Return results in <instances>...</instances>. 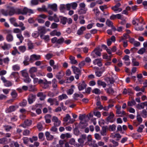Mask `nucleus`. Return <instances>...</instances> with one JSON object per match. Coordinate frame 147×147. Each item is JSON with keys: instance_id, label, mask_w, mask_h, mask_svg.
I'll return each instance as SVG.
<instances>
[{"instance_id": "1", "label": "nucleus", "mask_w": 147, "mask_h": 147, "mask_svg": "<svg viewBox=\"0 0 147 147\" xmlns=\"http://www.w3.org/2000/svg\"><path fill=\"white\" fill-rule=\"evenodd\" d=\"M33 10L31 9L24 7L22 10L20 9H16L15 13L18 14L26 15L27 13H29V15L34 13Z\"/></svg>"}, {"instance_id": "2", "label": "nucleus", "mask_w": 147, "mask_h": 147, "mask_svg": "<svg viewBox=\"0 0 147 147\" xmlns=\"http://www.w3.org/2000/svg\"><path fill=\"white\" fill-rule=\"evenodd\" d=\"M37 30L40 34V37H42V36H43L47 32L46 28L44 26H39L38 27Z\"/></svg>"}, {"instance_id": "3", "label": "nucleus", "mask_w": 147, "mask_h": 147, "mask_svg": "<svg viewBox=\"0 0 147 147\" xmlns=\"http://www.w3.org/2000/svg\"><path fill=\"white\" fill-rule=\"evenodd\" d=\"M99 51V48H95L92 52L91 54V55L92 57L94 58L97 57L96 56H100L101 55V53Z\"/></svg>"}, {"instance_id": "4", "label": "nucleus", "mask_w": 147, "mask_h": 147, "mask_svg": "<svg viewBox=\"0 0 147 147\" xmlns=\"http://www.w3.org/2000/svg\"><path fill=\"white\" fill-rule=\"evenodd\" d=\"M115 116L114 114L112 112H110L109 115L106 118V120L107 123V124H108L109 122L113 123L115 121L113 118Z\"/></svg>"}, {"instance_id": "5", "label": "nucleus", "mask_w": 147, "mask_h": 147, "mask_svg": "<svg viewBox=\"0 0 147 147\" xmlns=\"http://www.w3.org/2000/svg\"><path fill=\"white\" fill-rule=\"evenodd\" d=\"M36 96L35 94H29L28 97V103L31 104L34 102L36 100Z\"/></svg>"}, {"instance_id": "6", "label": "nucleus", "mask_w": 147, "mask_h": 147, "mask_svg": "<svg viewBox=\"0 0 147 147\" xmlns=\"http://www.w3.org/2000/svg\"><path fill=\"white\" fill-rule=\"evenodd\" d=\"M37 69L35 67H31L29 71V72L30 74V76L32 78H34L36 76L35 73L37 71Z\"/></svg>"}, {"instance_id": "7", "label": "nucleus", "mask_w": 147, "mask_h": 147, "mask_svg": "<svg viewBox=\"0 0 147 147\" xmlns=\"http://www.w3.org/2000/svg\"><path fill=\"white\" fill-rule=\"evenodd\" d=\"M87 86V84L84 81L79 83L78 85V88L79 91H81L85 89Z\"/></svg>"}, {"instance_id": "8", "label": "nucleus", "mask_w": 147, "mask_h": 147, "mask_svg": "<svg viewBox=\"0 0 147 147\" xmlns=\"http://www.w3.org/2000/svg\"><path fill=\"white\" fill-rule=\"evenodd\" d=\"M60 22L63 25H65L67 22V18L65 17L61 16H59Z\"/></svg>"}, {"instance_id": "9", "label": "nucleus", "mask_w": 147, "mask_h": 147, "mask_svg": "<svg viewBox=\"0 0 147 147\" xmlns=\"http://www.w3.org/2000/svg\"><path fill=\"white\" fill-rule=\"evenodd\" d=\"M37 96L40 97L39 99L41 101L44 100L46 97V95L42 92H39L37 94Z\"/></svg>"}, {"instance_id": "10", "label": "nucleus", "mask_w": 147, "mask_h": 147, "mask_svg": "<svg viewBox=\"0 0 147 147\" xmlns=\"http://www.w3.org/2000/svg\"><path fill=\"white\" fill-rule=\"evenodd\" d=\"M71 68L72 69L73 72L75 74H81L82 70L79 68L75 66H72Z\"/></svg>"}, {"instance_id": "11", "label": "nucleus", "mask_w": 147, "mask_h": 147, "mask_svg": "<svg viewBox=\"0 0 147 147\" xmlns=\"http://www.w3.org/2000/svg\"><path fill=\"white\" fill-rule=\"evenodd\" d=\"M24 61L23 62V63L24 65L26 66L29 64V62H30L29 57L28 56L26 55L24 57Z\"/></svg>"}, {"instance_id": "12", "label": "nucleus", "mask_w": 147, "mask_h": 147, "mask_svg": "<svg viewBox=\"0 0 147 147\" xmlns=\"http://www.w3.org/2000/svg\"><path fill=\"white\" fill-rule=\"evenodd\" d=\"M16 110V107L14 105H11L6 109V111L7 113H10L15 111Z\"/></svg>"}, {"instance_id": "13", "label": "nucleus", "mask_w": 147, "mask_h": 147, "mask_svg": "<svg viewBox=\"0 0 147 147\" xmlns=\"http://www.w3.org/2000/svg\"><path fill=\"white\" fill-rule=\"evenodd\" d=\"M102 59L101 58L96 59L93 61V63L94 65H97L98 66L100 67L102 65Z\"/></svg>"}, {"instance_id": "14", "label": "nucleus", "mask_w": 147, "mask_h": 147, "mask_svg": "<svg viewBox=\"0 0 147 147\" xmlns=\"http://www.w3.org/2000/svg\"><path fill=\"white\" fill-rule=\"evenodd\" d=\"M121 3L118 2L114 6H112L111 9L113 10L114 12L115 13H117V9L121 6Z\"/></svg>"}, {"instance_id": "15", "label": "nucleus", "mask_w": 147, "mask_h": 147, "mask_svg": "<svg viewBox=\"0 0 147 147\" xmlns=\"http://www.w3.org/2000/svg\"><path fill=\"white\" fill-rule=\"evenodd\" d=\"M48 7L54 11H56L57 10V5L56 3L49 4Z\"/></svg>"}, {"instance_id": "16", "label": "nucleus", "mask_w": 147, "mask_h": 147, "mask_svg": "<svg viewBox=\"0 0 147 147\" xmlns=\"http://www.w3.org/2000/svg\"><path fill=\"white\" fill-rule=\"evenodd\" d=\"M45 135L47 140H51L53 139V136L51 135L50 133L48 131H47L45 132Z\"/></svg>"}, {"instance_id": "17", "label": "nucleus", "mask_w": 147, "mask_h": 147, "mask_svg": "<svg viewBox=\"0 0 147 147\" xmlns=\"http://www.w3.org/2000/svg\"><path fill=\"white\" fill-rule=\"evenodd\" d=\"M105 80L107 82H109L111 84H113L115 82V80L112 77H107L105 78Z\"/></svg>"}, {"instance_id": "18", "label": "nucleus", "mask_w": 147, "mask_h": 147, "mask_svg": "<svg viewBox=\"0 0 147 147\" xmlns=\"http://www.w3.org/2000/svg\"><path fill=\"white\" fill-rule=\"evenodd\" d=\"M16 9L13 7H11L9 9L8 12L9 15L10 16H12L15 13Z\"/></svg>"}, {"instance_id": "19", "label": "nucleus", "mask_w": 147, "mask_h": 147, "mask_svg": "<svg viewBox=\"0 0 147 147\" xmlns=\"http://www.w3.org/2000/svg\"><path fill=\"white\" fill-rule=\"evenodd\" d=\"M50 34L52 36H59L61 35V33L60 32H57L56 30H54L50 32Z\"/></svg>"}, {"instance_id": "20", "label": "nucleus", "mask_w": 147, "mask_h": 147, "mask_svg": "<svg viewBox=\"0 0 147 147\" xmlns=\"http://www.w3.org/2000/svg\"><path fill=\"white\" fill-rule=\"evenodd\" d=\"M51 81H48L46 79H45V82H44V86H43V88L44 89H46L47 88L49 87V84H51Z\"/></svg>"}, {"instance_id": "21", "label": "nucleus", "mask_w": 147, "mask_h": 147, "mask_svg": "<svg viewBox=\"0 0 147 147\" xmlns=\"http://www.w3.org/2000/svg\"><path fill=\"white\" fill-rule=\"evenodd\" d=\"M87 10V8H80L78 10V13L79 15L84 14L86 13Z\"/></svg>"}, {"instance_id": "22", "label": "nucleus", "mask_w": 147, "mask_h": 147, "mask_svg": "<svg viewBox=\"0 0 147 147\" xmlns=\"http://www.w3.org/2000/svg\"><path fill=\"white\" fill-rule=\"evenodd\" d=\"M147 102H141L140 104H138L137 105V107L140 109V108L142 109H144V106L147 105Z\"/></svg>"}, {"instance_id": "23", "label": "nucleus", "mask_w": 147, "mask_h": 147, "mask_svg": "<svg viewBox=\"0 0 147 147\" xmlns=\"http://www.w3.org/2000/svg\"><path fill=\"white\" fill-rule=\"evenodd\" d=\"M97 84L98 86H102L103 88H105L106 86V84L105 82L100 80H98L97 82Z\"/></svg>"}, {"instance_id": "24", "label": "nucleus", "mask_w": 147, "mask_h": 147, "mask_svg": "<svg viewBox=\"0 0 147 147\" xmlns=\"http://www.w3.org/2000/svg\"><path fill=\"white\" fill-rule=\"evenodd\" d=\"M107 126H103L102 127V130L101 131L100 133L103 136H105L107 135Z\"/></svg>"}, {"instance_id": "25", "label": "nucleus", "mask_w": 147, "mask_h": 147, "mask_svg": "<svg viewBox=\"0 0 147 147\" xmlns=\"http://www.w3.org/2000/svg\"><path fill=\"white\" fill-rule=\"evenodd\" d=\"M6 38L8 42H11L13 40V37L11 34H7L6 36Z\"/></svg>"}, {"instance_id": "26", "label": "nucleus", "mask_w": 147, "mask_h": 147, "mask_svg": "<svg viewBox=\"0 0 147 147\" xmlns=\"http://www.w3.org/2000/svg\"><path fill=\"white\" fill-rule=\"evenodd\" d=\"M68 98L66 94H63L61 95H59L58 96L59 100H62L63 99H66Z\"/></svg>"}, {"instance_id": "27", "label": "nucleus", "mask_w": 147, "mask_h": 147, "mask_svg": "<svg viewBox=\"0 0 147 147\" xmlns=\"http://www.w3.org/2000/svg\"><path fill=\"white\" fill-rule=\"evenodd\" d=\"M27 44L28 46V48L29 49H32L34 48V46L33 43L31 41H28Z\"/></svg>"}, {"instance_id": "28", "label": "nucleus", "mask_w": 147, "mask_h": 147, "mask_svg": "<svg viewBox=\"0 0 147 147\" xmlns=\"http://www.w3.org/2000/svg\"><path fill=\"white\" fill-rule=\"evenodd\" d=\"M116 126L115 124L109 125L108 129L110 131H114L116 129Z\"/></svg>"}, {"instance_id": "29", "label": "nucleus", "mask_w": 147, "mask_h": 147, "mask_svg": "<svg viewBox=\"0 0 147 147\" xmlns=\"http://www.w3.org/2000/svg\"><path fill=\"white\" fill-rule=\"evenodd\" d=\"M105 90H107V92L109 94H113L114 93V90L111 87L106 88L105 89Z\"/></svg>"}, {"instance_id": "30", "label": "nucleus", "mask_w": 147, "mask_h": 147, "mask_svg": "<svg viewBox=\"0 0 147 147\" xmlns=\"http://www.w3.org/2000/svg\"><path fill=\"white\" fill-rule=\"evenodd\" d=\"M22 76L24 78L29 76L26 69H24L20 71Z\"/></svg>"}, {"instance_id": "31", "label": "nucleus", "mask_w": 147, "mask_h": 147, "mask_svg": "<svg viewBox=\"0 0 147 147\" xmlns=\"http://www.w3.org/2000/svg\"><path fill=\"white\" fill-rule=\"evenodd\" d=\"M11 95L12 98L16 99L18 96V94L16 93V91L14 90L11 93Z\"/></svg>"}, {"instance_id": "32", "label": "nucleus", "mask_w": 147, "mask_h": 147, "mask_svg": "<svg viewBox=\"0 0 147 147\" xmlns=\"http://www.w3.org/2000/svg\"><path fill=\"white\" fill-rule=\"evenodd\" d=\"M56 100V99L55 98H49L48 99L47 101L50 103L51 105H54V102H55V101Z\"/></svg>"}, {"instance_id": "33", "label": "nucleus", "mask_w": 147, "mask_h": 147, "mask_svg": "<svg viewBox=\"0 0 147 147\" xmlns=\"http://www.w3.org/2000/svg\"><path fill=\"white\" fill-rule=\"evenodd\" d=\"M87 139L88 140V144H89V146H92V144L91 143L92 138L91 135H88L87 137Z\"/></svg>"}, {"instance_id": "34", "label": "nucleus", "mask_w": 147, "mask_h": 147, "mask_svg": "<svg viewBox=\"0 0 147 147\" xmlns=\"http://www.w3.org/2000/svg\"><path fill=\"white\" fill-rule=\"evenodd\" d=\"M136 59L135 58H133L132 60V63L133 64V66H138L139 65V63L136 61Z\"/></svg>"}, {"instance_id": "35", "label": "nucleus", "mask_w": 147, "mask_h": 147, "mask_svg": "<svg viewBox=\"0 0 147 147\" xmlns=\"http://www.w3.org/2000/svg\"><path fill=\"white\" fill-rule=\"evenodd\" d=\"M74 132L75 135L77 136L79 135L80 131L78 129L77 127H75L74 129Z\"/></svg>"}, {"instance_id": "36", "label": "nucleus", "mask_w": 147, "mask_h": 147, "mask_svg": "<svg viewBox=\"0 0 147 147\" xmlns=\"http://www.w3.org/2000/svg\"><path fill=\"white\" fill-rule=\"evenodd\" d=\"M11 48V45L10 44H4L3 46H2V48L4 50H8Z\"/></svg>"}, {"instance_id": "37", "label": "nucleus", "mask_w": 147, "mask_h": 147, "mask_svg": "<svg viewBox=\"0 0 147 147\" xmlns=\"http://www.w3.org/2000/svg\"><path fill=\"white\" fill-rule=\"evenodd\" d=\"M146 52V49L144 48H142L140 49L138 52V54H143L144 53Z\"/></svg>"}, {"instance_id": "38", "label": "nucleus", "mask_w": 147, "mask_h": 147, "mask_svg": "<svg viewBox=\"0 0 147 147\" xmlns=\"http://www.w3.org/2000/svg\"><path fill=\"white\" fill-rule=\"evenodd\" d=\"M42 39L46 41H48L49 40V35L42 36V37H40Z\"/></svg>"}, {"instance_id": "39", "label": "nucleus", "mask_w": 147, "mask_h": 147, "mask_svg": "<svg viewBox=\"0 0 147 147\" xmlns=\"http://www.w3.org/2000/svg\"><path fill=\"white\" fill-rule=\"evenodd\" d=\"M27 104V100L25 99H23L22 101L19 103V105L21 107H25Z\"/></svg>"}, {"instance_id": "40", "label": "nucleus", "mask_w": 147, "mask_h": 147, "mask_svg": "<svg viewBox=\"0 0 147 147\" xmlns=\"http://www.w3.org/2000/svg\"><path fill=\"white\" fill-rule=\"evenodd\" d=\"M64 41V39L63 37H61L60 38L57 39V44L61 45L62 44Z\"/></svg>"}, {"instance_id": "41", "label": "nucleus", "mask_w": 147, "mask_h": 147, "mask_svg": "<svg viewBox=\"0 0 147 147\" xmlns=\"http://www.w3.org/2000/svg\"><path fill=\"white\" fill-rule=\"evenodd\" d=\"M25 124L28 126H29L32 124V121L30 120H26L24 122Z\"/></svg>"}, {"instance_id": "42", "label": "nucleus", "mask_w": 147, "mask_h": 147, "mask_svg": "<svg viewBox=\"0 0 147 147\" xmlns=\"http://www.w3.org/2000/svg\"><path fill=\"white\" fill-rule=\"evenodd\" d=\"M40 34L37 31H34L32 34V36L34 38H36L39 36Z\"/></svg>"}, {"instance_id": "43", "label": "nucleus", "mask_w": 147, "mask_h": 147, "mask_svg": "<svg viewBox=\"0 0 147 147\" xmlns=\"http://www.w3.org/2000/svg\"><path fill=\"white\" fill-rule=\"evenodd\" d=\"M7 139L5 137L0 138V144H5V142L7 141Z\"/></svg>"}, {"instance_id": "44", "label": "nucleus", "mask_w": 147, "mask_h": 147, "mask_svg": "<svg viewBox=\"0 0 147 147\" xmlns=\"http://www.w3.org/2000/svg\"><path fill=\"white\" fill-rule=\"evenodd\" d=\"M52 86L53 88H55L57 86V80L55 79H53L52 81Z\"/></svg>"}, {"instance_id": "45", "label": "nucleus", "mask_w": 147, "mask_h": 147, "mask_svg": "<svg viewBox=\"0 0 147 147\" xmlns=\"http://www.w3.org/2000/svg\"><path fill=\"white\" fill-rule=\"evenodd\" d=\"M37 10L39 11H47V9L45 7V5H43L42 6V8H38L37 9Z\"/></svg>"}, {"instance_id": "46", "label": "nucleus", "mask_w": 147, "mask_h": 147, "mask_svg": "<svg viewBox=\"0 0 147 147\" xmlns=\"http://www.w3.org/2000/svg\"><path fill=\"white\" fill-rule=\"evenodd\" d=\"M1 11L2 14L5 16H7L9 15L8 13L7 10H5L4 9H2L1 10Z\"/></svg>"}, {"instance_id": "47", "label": "nucleus", "mask_w": 147, "mask_h": 147, "mask_svg": "<svg viewBox=\"0 0 147 147\" xmlns=\"http://www.w3.org/2000/svg\"><path fill=\"white\" fill-rule=\"evenodd\" d=\"M71 117L69 114H67L66 116L63 118V121L65 122H66L70 119Z\"/></svg>"}, {"instance_id": "48", "label": "nucleus", "mask_w": 147, "mask_h": 147, "mask_svg": "<svg viewBox=\"0 0 147 147\" xmlns=\"http://www.w3.org/2000/svg\"><path fill=\"white\" fill-rule=\"evenodd\" d=\"M92 92L96 94H99L100 93V90L99 89L97 88L94 89L92 91Z\"/></svg>"}, {"instance_id": "49", "label": "nucleus", "mask_w": 147, "mask_h": 147, "mask_svg": "<svg viewBox=\"0 0 147 147\" xmlns=\"http://www.w3.org/2000/svg\"><path fill=\"white\" fill-rule=\"evenodd\" d=\"M17 38L19 39L21 43H22L24 40V37L21 34H17Z\"/></svg>"}, {"instance_id": "50", "label": "nucleus", "mask_w": 147, "mask_h": 147, "mask_svg": "<svg viewBox=\"0 0 147 147\" xmlns=\"http://www.w3.org/2000/svg\"><path fill=\"white\" fill-rule=\"evenodd\" d=\"M24 82L27 83H29L31 81V79L29 78V76L27 77L26 78H24Z\"/></svg>"}, {"instance_id": "51", "label": "nucleus", "mask_w": 147, "mask_h": 147, "mask_svg": "<svg viewBox=\"0 0 147 147\" xmlns=\"http://www.w3.org/2000/svg\"><path fill=\"white\" fill-rule=\"evenodd\" d=\"M20 51L22 52H24L26 50V47L25 46H21L19 47Z\"/></svg>"}, {"instance_id": "52", "label": "nucleus", "mask_w": 147, "mask_h": 147, "mask_svg": "<svg viewBox=\"0 0 147 147\" xmlns=\"http://www.w3.org/2000/svg\"><path fill=\"white\" fill-rule=\"evenodd\" d=\"M4 84L5 86L6 87H9L12 85L11 82L7 80L4 83Z\"/></svg>"}, {"instance_id": "53", "label": "nucleus", "mask_w": 147, "mask_h": 147, "mask_svg": "<svg viewBox=\"0 0 147 147\" xmlns=\"http://www.w3.org/2000/svg\"><path fill=\"white\" fill-rule=\"evenodd\" d=\"M86 126L85 125L84 122H80L79 124V127L81 129H84L86 127Z\"/></svg>"}, {"instance_id": "54", "label": "nucleus", "mask_w": 147, "mask_h": 147, "mask_svg": "<svg viewBox=\"0 0 147 147\" xmlns=\"http://www.w3.org/2000/svg\"><path fill=\"white\" fill-rule=\"evenodd\" d=\"M12 69L14 71H18L20 70V67L18 65H15L13 66Z\"/></svg>"}, {"instance_id": "55", "label": "nucleus", "mask_w": 147, "mask_h": 147, "mask_svg": "<svg viewBox=\"0 0 147 147\" xmlns=\"http://www.w3.org/2000/svg\"><path fill=\"white\" fill-rule=\"evenodd\" d=\"M144 127V125H141L139 127L138 129L137 130V131L141 133L142 130Z\"/></svg>"}, {"instance_id": "56", "label": "nucleus", "mask_w": 147, "mask_h": 147, "mask_svg": "<svg viewBox=\"0 0 147 147\" xmlns=\"http://www.w3.org/2000/svg\"><path fill=\"white\" fill-rule=\"evenodd\" d=\"M53 56V54L48 53L45 55V57L47 60H49Z\"/></svg>"}, {"instance_id": "57", "label": "nucleus", "mask_w": 147, "mask_h": 147, "mask_svg": "<svg viewBox=\"0 0 147 147\" xmlns=\"http://www.w3.org/2000/svg\"><path fill=\"white\" fill-rule=\"evenodd\" d=\"M95 73L96 76L98 77H100L101 76L102 74V72L99 70L96 71Z\"/></svg>"}, {"instance_id": "58", "label": "nucleus", "mask_w": 147, "mask_h": 147, "mask_svg": "<svg viewBox=\"0 0 147 147\" xmlns=\"http://www.w3.org/2000/svg\"><path fill=\"white\" fill-rule=\"evenodd\" d=\"M5 128V130L7 132L9 131L10 129L12 128V127L8 125H5L4 126Z\"/></svg>"}, {"instance_id": "59", "label": "nucleus", "mask_w": 147, "mask_h": 147, "mask_svg": "<svg viewBox=\"0 0 147 147\" xmlns=\"http://www.w3.org/2000/svg\"><path fill=\"white\" fill-rule=\"evenodd\" d=\"M22 140L23 141V142L24 144H28L29 141V139L27 137H23L22 138Z\"/></svg>"}, {"instance_id": "60", "label": "nucleus", "mask_w": 147, "mask_h": 147, "mask_svg": "<svg viewBox=\"0 0 147 147\" xmlns=\"http://www.w3.org/2000/svg\"><path fill=\"white\" fill-rule=\"evenodd\" d=\"M11 75L13 76L14 78H18L19 77V74L18 72H13L11 73Z\"/></svg>"}, {"instance_id": "61", "label": "nucleus", "mask_w": 147, "mask_h": 147, "mask_svg": "<svg viewBox=\"0 0 147 147\" xmlns=\"http://www.w3.org/2000/svg\"><path fill=\"white\" fill-rule=\"evenodd\" d=\"M53 17H54V20H53L54 21V22H59L60 19H59V18L58 17H57V15H56V14H54V15L53 16Z\"/></svg>"}, {"instance_id": "62", "label": "nucleus", "mask_w": 147, "mask_h": 147, "mask_svg": "<svg viewBox=\"0 0 147 147\" xmlns=\"http://www.w3.org/2000/svg\"><path fill=\"white\" fill-rule=\"evenodd\" d=\"M62 72L60 71L59 72L56 76V78L59 80L61 79L63 76V74H61Z\"/></svg>"}, {"instance_id": "63", "label": "nucleus", "mask_w": 147, "mask_h": 147, "mask_svg": "<svg viewBox=\"0 0 147 147\" xmlns=\"http://www.w3.org/2000/svg\"><path fill=\"white\" fill-rule=\"evenodd\" d=\"M74 90L72 88L69 89L67 90V93L68 95H71L73 93Z\"/></svg>"}, {"instance_id": "64", "label": "nucleus", "mask_w": 147, "mask_h": 147, "mask_svg": "<svg viewBox=\"0 0 147 147\" xmlns=\"http://www.w3.org/2000/svg\"><path fill=\"white\" fill-rule=\"evenodd\" d=\"M93 11H94L95 13L96 14V15H98L100 13L97 7H95L93 9Z\"/></svg>"}]
</instances>
